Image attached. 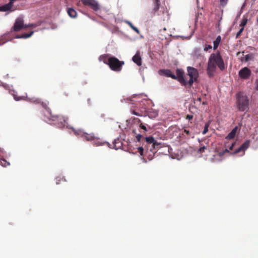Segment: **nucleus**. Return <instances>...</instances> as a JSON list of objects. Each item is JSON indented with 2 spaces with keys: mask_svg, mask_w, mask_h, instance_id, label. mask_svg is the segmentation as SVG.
I'll use <instances>...</instances> for the list:
<instances>
[{
  "mask_svg": "<svg viewBox=\"0 0 258 258\" xmlns=\"http://www.w3.org/2000/svg\"><path fill=\"white\" fill-rule=\"evenodd\" d=\"M217 68H218L221 71L225 69L223 59L219 51H217L216 53H212L209 58L207 74L209 78H212L214 76Z\"/></svg>",
  "mask_w": 258,
  "mask_h": 258,
  "instance_id": "nucleus-1",
  "label": "nucleus"
},
{
  "mask_svg": "<svg viewBox=\"0 0 258 258\" xmlns=\"http://www.w3.org/2000/svg\"><path fill=\"white\" fill-rule=\"evenodd\" d=\"M249 99L248 97L243 93L238 92L236 94L235 107L240 112H247L249 107Z\"/></svg>",
  "mask_w": 258,
  "mask_h": 258,
  "instance_id": "nucleus-2",
  "label": "nucleus"
},
{
  "mask_svg": "<svg viewBox=\"0 0 258 258\" xmlns=\"http://www.w3.org/2000/svg\"><path fill=\"white\" fill-rule=\"evenodd\" d=\"M159 72L161 75H164L167 77H170L172 79L177 80L183 86H185L186 84V79L185 78L184 72L181 69H177L176 70V76L174 75L170 70H160Z\"/></svg>",
  "mask_w": 258,
  "mask_h": 258,
  "instance_id": "nucleus-3",
  "label": "nucleus"
},
{
  "mask_svg": "<svg viewBox=\"0 0 258 258\" xmlns=\"http://www.w3.org/2000/svg\"><path fill=\"white\" fill-rule=\"evenodd\" d=\"M124 64L123 61H120L114 56L109 57L107 62V65L110 69L114 72H120L122 68V66Z\"/></svg>",
  "mask_w": 258,
  "mask_h": 258,
  "instance_id": "nucleus-4",
  "label": "nucleus"
},
{
  "mask_svg": "<svg viewBox=\"0 0 258 258\" xmlns=\"http://www.w3.org/2000/svg\"><path fill=\"white\" fill-rule=\"evenodd\" d=\"M187 75L190 77L188 81L186 80L185 86L188 85L189 87L192 86L194 82L197 81L199 77V72L198 70L194 67H188L187 68Z\"/></svg>",
  "mask_w": 258,
  "mask_h": 258,
  "instance_id": "nucleus-5",
  "label": "nucleus"
},
{
  "mask_svg": "<svg viewBox=\"0 0 258 258\" xmlns=\"http://www.w3.org/2000/svg\"><path fill=\"white\" fill-rule=\"evenodd\" d=\"M74 133L76 135H81L82 137H84L87 141H96L95 144L97 146H100L103 144L99 141V138L94 134H87L82 132V131H74Z\"/></svg>",
  "mask_w": 258,
  "mask_h": 258,
  "instance_id": "nucleus-6",
  "label": "nucleus"
},
{
  "mask_svg": "<svg viewBox=\"0 0 258 258\" xmlns=\"http://www.w3.org/2000/svg\"><path fill=\"white\" fill-rule=\"evenodd\" d=\"M133 107L136 108L135 109H131V112L133 114L141 116L145 115L147 113V107L144 101L139 103V104H136L135 105L133 106Z\"/></svg>",
  "mask_w": 258,
  "mask_h": 258,
  "instance_id": "nucleus-7",
  "label": "nucleus"
},
{
  "mask_svg": "<svg viewBox=\"0 0 258 258\" xmlns=\"http://www.w3.org/2000/svg\"><path fill=\"white\" fill-rule=\"evenodd\" d=\"M67 118L63 116L52 114L48 119L54 121L56 125L59 127L64 126L67 120Z\"/></svg>",
  "mask_w": 258,
  "mask_h": 258,
  "instance_id": "nucleus-8",
  "label": "nucleus"
},
{
  "mask_svg": "<svg viewBox=\"0 0 258 258\" xmlns=\"http://www.w3.org/2000/svg\"><path fill=\"white\" fill-rule=\"evenodd\" d=\"M31 26V25H24L23 19L22 18L19 17L16 20L14 25L13 28H12V30L14 31L18 32L23 28H26Z\"/></svg>",
  "mask_w": 258,
  "mask_h": 258,
  "instance_id": "nucleus-9",
  "label": "nucleus"
},
{
  "mask_svg": "<svg viewBox=\"0 0 258 258\" xmlns=\"http://www.w3.org/2000/svg\"><path fill=\"white\" fill-rule=\"evenodd\" d=\"M145 141L147 143L152 144V148L150 149V151L153 153H156V150L161 147V143L155 141L152 136L146 137Z\"/></svg>",
  "mask_w": 258,
  "mask_h": 258,
  "instance_id": "nucleus-10",
  "label": "nucleus"
},
{
  "mask_svg": "<svg viewBox=\"0 0 258 258\" xmlns=\"http://www.w3.org/2000/svg\"><path fill=\"white\" fill-rule=\"evenodd\" d=\"M86 6H89L93 10L96 11L100 9L98 3L95 0H80Z\"/></svg>",
  "mask_w": 258,
  "mask_h": 258,
  "instance_id": "nucleus-11",
  "label": "nucleus"
},
{
  "mask_svg": "<svg viewBox=\"0 0 258 258\" xmlns=\"http://www.w3.org/2000/svg\"><path fill=\"white\" fill-rule=\"evenodd\" d=\"M251 74L250 70L247 68L244 67L241 69L238 72L239 76L242 79H247L249 78Z\"/></svg>",
  "mask_w": 258,
  "mask_h": 258,
  "instance_id": "nucleus-12",
  "label": "nucleus"
},
{
  "mask_svg": "<svg viewBox=\"0 0 258 258\" xmlns=\"http://www.w3.org/2000/svg\"><path fill=\"white\" fill-rule=\"evenodd\" d=\"M250 144V141L249 140H246L245 141L244 143H243L240 147H239L238 149H237L234 152V154H237L241 151H243V152H245V151L248 148Z\"/></svg>",
  "mask_w": 258,
  "mask_h": 258,
  "instance_id": "nucleus-13",
  "label": "nucleus"
},
{
  "mask_svg": "<svg viewBox=\"0 0 258 258\" xmlns=\"http://www.w3.org/2000/svg\"><path fill=\"white\" fill-rule=\"evenodd\" d=\"M48 103H49L48 101L42 102L41 103L42 107L46 109L47 114H46L45 115L46 116L48 119L53 114L52 113L51 109L48 106Z\"/></svg>",
  "mask_w": 258,
  "mask_h": 258,
  "instance_id": "nucleus-14",
  "label": "nucleus"
},
{
  "mask_svg": "<svg viewBox=\"0 0 258 258\" xmlns=\"http://www.w3.org/2000/svg\"><path fill=\"white\" fill-rule=\"evenodd\" d=\"M133 61L138 66L142 65V59L140 53L137 52L136 54L133 57Z\"/></svg>",
  "mask_w": 258,
  "mask_h": 258,
  "instance_id": "nucleus-15",
  "label": "nucleus"
},
{
  "mask_svg": "<svg viewBox=\"0 0 258 258\" xmlns=\"http://www.w3.org/2000/svg\"><path fill=\"white\" fill-rule=\"evenodd\" d=\"M112 148L117 150L121 147L122 143L119 139H117L114 140L112 144Z\"/></svg>",
  "mask_w": 258,
  "mask_h": 258,
  "instance_id": "nucleus-16",
  "label": "nucleus"
},
{
  "mask_svg": "<svg viewBox=\"0 0 258 258\" xmlns=\"http://www.w3.org/2000/svg\"><path fill=\"white\" fill-rule=\"evenodd\" d=\"M237 132V127H234L227 136L226 139L231 140L233 139L236 135Z\"/></svg>",
  "mask_w": 258,
  "mask_h": 258,
  "instance_id": "nucleus-17",
  "label": "nucleus"
},
{
  "mask_svg": "<svg viewBox=\"0 0 258 258\" xmlns=\"http://www.w3.org/2000/svg\"><path fill=\"white\" fill-rule=\"evenodd\" d=\"M67 13L69 16L73 18H75L77 17V12L73 8H69L68 9Z\"/></svg>",
  "mask_w": 258,
  "mask_h": 258,
  "instance_id": "nucleus-18",
  "label": "nucleus"
},
{
  "mask_svg": "<svg viewBox=\"0 0 258 258\" xmlns=\"http://www.w3.org/2000/svg\"><path fill=\"white\" fill-rule=\"evenodd\" d=\"M221 41V36H218L217 37V38H216V39L213 42V44H214L213 49L214 50H216L218 48Z\"/></svg>",
  "mask_w": 258,
  "mask_h": 258,
  "instance_id": "nucleus-19",
  "label": "nucleus"
},
{
  "mask_svg": "<svg viewBox=\"0 0 258 258\" xmlns=\"http://www.w3.org/2000/svg\"><path fill=\"white\" fill-rule=\"evenodd\" d=\"M34 33V31H31L30 33H24L22 35H18L17 36L16 38H27L31 36Z\"/></svg>",
  "mask_w": 258,
  "mask_h": 258,
  "instance_id": "nucleus-20",
  "label": "nucleus"
},
{
  "mask_svg": "<svg viewBox=\"0 0 258 258\" xmlns=\"http://www.w3.org/2000/svg\"><path fill=\"white\" fill-rule=\"evenodd\" d=\"M109 55L108 54H103L101 55L99 57V60L100 61H103L104 63L107 64L108 61L109 60Z\"/></svg>",
  "mask_w": 258,
  "mask_h": 258,
  "instance_id": "nucleus-21",
  "label": "nucleus"
},
{
  "mask_svg": "<svg viewBox=\"0 0 258 258\" xmlns=\"http://www.w3.org/2000/svg\"><path fill=\"white\" fill-rule=\"evenodd\" d=\"M253 58V54H248L245 56L244 58L241 59L242 61L244 60L245 61H248V60L252 59Z\"/></svg>",
  "mask_w": 258,
  "mask_h": 258,
  "instance_id": "nucleus-22",
  "label": "nucleus"
},
{
  "mask_svg": "<svg viewBox=\"0 0 258 258\" xmlns=\"http://www.w3.org/2000/svg\"><path fill=\"white\" fill-rule=\"evenodd\" d=\"M0 164L3 167H7L10 165V163L5 159H2L0 160Z\"/></svg>",
  "mask_w": 258,
  "mask_h": 258,
  "instance_id": "nucleus-23",
  "label": "nucleus"
},
{
  "mask_svg": "<svg viewBox=\"0 0 258 258\" xmlns=\"http://www.w3.org/2000/svg\"><path fill=\"white\" fill-rule=\"evenodd\" d=\"M66 181V179L64 177L58 176L56 178V183L58 184L61 181Z\"/></svg>",
  "mask_w": 258,
  "mask_h": 258,
  "instance_id": "nucleus-24",
  "label": "nucleus"
},
{
  "mask_svg": "<svg viewBox=\"0 0 258 258\" xmlns=\"http://www.w3.org/2000/svg\"><path fill=\"white\" fill-rule=\"evenodd\" d=\"M160 2H157L156 3H154V8L153 9V10L155 12H157L159 10V7H160Z\"/></svg>",
  "mask_w": 258,
  "mask_h": 258,
  "instance_id": "nucleus-25",
  "label": "nucleus"
},
{
  "mask_svg": "<svg viewBox=\"0 0 258 258\" xmlns=\"http://www.w3.org/2000/svg\"><path fill=\"white\" fill-rule=\"evenodd\" d=\"M209 126V123H206L205 124L204 129V130H203V131L202 132V134L203 135H205L208 132Z\"/></svg>",
  "mask_w": 258,
  "mask_h": 258,
  "instance_id": "nucleus-26",
  "label": "nucleus"
},
{
  "mask_svg": "<svg viewBox=\"0 0 258 258\" xmlns=\"http://www.w3.org/2000/svg\"><path fill=\"white\" fill-rule=\"evenodd\" d=\"M247 22V20L246 19H243L240 26L241 27V28L244 27V26L246 25Z\"/></svg>",
  "mask_w": 258,
  "mask_h": 258,
  "instance_id": "nucleus-27",
  "label": "nucleus"
},
{
  "mask_svg": "<svg viewBox=\"0 0 258 258\" xmlns=\"http://www.w3.org/2000/svg\"><path fill=\"white\" fill-rule=\"evenodd\" d=\"M228 2V0H220V4L222 7H224L227 4Z\"/></svg>",
  "mask_w": 258,
  "mask_h": 258,
  "instance_id": "nucleus-28",
  "label": "nucleus"
},
{
  "mask_svg": "<svg viewBox=\"0 0 258 258\" xmlns=\"http://www.w3.org/2000/svg\"><path fill=\"white\" fill-rule=\"evenodd\" d=\"M243 30H244L243 28H241L240 29L239 31L236 34V38H238V37H239V36L241 35L242 32H243Z\"/></svg>",
  "mask_w": 258,
  "mask_h": 258,
  "instance_id": "nucleus-29",
  "label": "nucleus"
},
{
  "mask_svg": "<svg viewBox=\"0 0 258 258\" xmlns=\"http://www.w3.org/2000/svg\"><path fill=\"white\" fill-rule=\"evenodd\" d=\"M138 150L140 155L143 156L144 154V149L142 147H140L138 148Z\"/></svg>",
  "mask_w": 258,
  "mask_h": 258,
  "instance_id": "nucleus-30",
  "label": "nucleus"
},
{
  "mask_svg": "<svg viewBox=\"0 0 258 258\" xmlns=\"http://www.w3.org/2000/svg\"><path fill=\"white\" fill-rule=\"evenodd\" d=\"M212 48V47L211 45H206L205 46V47H204V51H208L209 49H211Z\"/></svg>",
  "mask_w": 258,
  "mask_h": 258,
  "instance_id": "nucleus-31",
  "label": "nucleus"
},
{
  "mask_svg": "<svg viewBox=\"0 0 258 258\" xmlns=\"http://www.w3.org/2000/svg\"><path fill=\"white\" fill-rule=\"evenodd\" d=\"M140 127L143 130H144V132H147V127L146 126L144 125L142 123H141L140 124V125H139Z\"/></svg>",
  "mask_w": 258,
  "mask_h": 258,
  "instance_id": "nucleus-32",
  "label": "nucleus"
},
{
  "mask_svg": "<svg viewBox=\"0 0 258 258\" xmlns=\"http://www.w3.org/2000/svg\"><path fill=\"white\" fill-rule=\"evenodd\" d=\"M132 29L134 30L135 32H136L138 34H139L140 33V31L135 26H133Z\"/></svg>",
  "mask_w": 258,
  "mask_h": 258,
  "instance_id": "nucleus-33",
  "label": "nucleus"
},
{
  "mask_svg": "<svg viewBox=\"0 0 258 258\" xmlns=\"http://www.w3.org/2000/svg\"><path fill=\"white\" fill-rule=\"evenodd\" d=\"M132 29L134 30L135 32H136L138 34H139L140 33V31L135 26H133Z\"/></svg>",
  "mask_w": 258,
  "mask_h": 258,
  "instance_id": "nucleus-34",
  "label": "nucleus"
},
{
  "mask_svg": "<svg viewBox=\"0 0 258 258\" xmlns=\"http://www.w3.org/2000/svg\"><path fill=\"white\" fill-rule=\"evenodd\" d=\"M132 29L134 30L135 32H136L138 34H139L140 33V31L135 26H133Z\"/></svg>",
  "mask_w": 258,
  "mask_h": 258,
  "instance_id": "nucleus-35",
  "label": "nucleus"
},
{
  "mask_svg": "<svg viewBox=\"0 0 258 258\" xmlns=\"http://www.w3.org/2000/svg\"><path fill=\"white\" fill-rule=\"evenodd\" d=\"M142 136L141 135L138 134L136 136V139L138 142L141 141V139L142 138Z\"/></svg>",
  "mask_w": 258,
  "mask_h": 258,
  "instance_id": "nucleus-36",
  "label": "nucleus"
},
{
  "mask_svg": "<svg viewBox=\"0 0 258 258\" xmlns=\"http://www.w3.org/2000/svg\"><path fill=\"white\" fill-rule=\"evenodd\" d=\"M193 118V115H189V114H187L186 115V118L189 120L192 119Z\"/></svg>",
  "mask_w": 258,
  "mask_h": 258,
  "instance_id": "nucleus-37",
  "label": "nucleus"
},
{
  "mask_svg": "<svg viewBox=\"0 0 258 258\" xmlns=\"http://www.w3.org/2000/svg\"><path fill=\"white\" fill-rule=\"evenodd\" d=\"M205 149H206V147L205 146H203L200 148L199 151L200 153H203L205 151Z\"/></svg>",
  "mask_w": 258,
  "mask_h": 258,
  "instance_id": "nucleus-38",
  "label": "nucleus"
},
{
  "mask_svg": "<svg viewBox=\"0 0 258 258\" xmlns=\"http://www.w3.org/2000/svg\"><path fill=\"white\" fill-rule=\"evenodd\" d=\"M255 89L258 91V80H256L255 81Z\"/></svg>",
  "mask_w": 258,
  "mask_h": 258,
  "instance_id": "nucleus-39",
  "label": "nucleus"
},
{
  "mask_svg": "<svg viewBox=\"0 0 258 258\" xmlns=\"http://www.w3.org/2000/svg\"><path fill=\"white\" fill-rule=\"evenodd\" d=\"M235 144V142L231 144V146L229 147V150H233V147H234Z\"/></svg>",
  "mask_w": 258,
  "mask_h": 258,
  "instance_id": "nucleus-40",
  "label": "nucleus"
},
{
  "mask_svg": "<svg viewBox=\"0 0 258 258\" xmlns=\"http://www.w3.org/2000/svg\"><path fill=\"white\" fill-rule=\"evenodd\" d=\"M223 151L224 152V154L226 153H228L230 154H234L233 153L230 152L229 150L227 149L224 150H223Z\"/></svg>",
  "mask_w": 258,
  "mask_h": 258,
  "instance_id": "nucleus-41",
  "label": "nucleus"
},
{
  "mask_svg": "<svg viewBox=\"0 0 258 258\" xmlns=\"http://www.w3.org/2000/svg\"><path fill=\"white\" fill-rule=\"evenodd\" d=\"M126 23L127 24L130 26V27L131 28L134 26L133 24L131 22H130V21H126Z\"/></svg>",
  "mask_w": 258,
  "mask_h": 258,
  "instance_id": "nucleus-42",
  "label": "nucleus"
},
{
  "mask_svg": "<svg viewBox=\"0 0 258 258\" xmlns=\"http://www.w3.org/2000/svg\"><path fill=\"white\" fill-rule=\"evenodd\" d=\"M224 155V153L223 151L220 152L218 153V155L220 157H222Z\"/></svg>",
  "mask_w": 258,
  "mask_h": 258,
  "instance_id": "nucleus-43",
  "label": "nucleus"
},
{
  "mask_svg": "<svg viewBox=\"0 0 258 258\" xmlns=\"http://www.w3.org/2000/svg\"><path fill=\"white\" fill-rule=\"evenodd\" d=\"M184 132L187 135H190V132L188 130H184Z\"/></svg>",
  "mask_w": 258,
  "mask_h": 258,
  "instance_id": "nucleus-44",
  "label": "nucleus"
},
{
  "mask_svg": "<svg viewBox=\"0 0 258 258\" xmlns=\"http://www.w3.org/2000/svg\"><path fill=\"white\" fill-rule=\"evenodd\" d=\"M63 96H65V97H68L69 96V93L67 92H64L62 94Z\"/></svg>",
  "mask_w": 258,
  "mask_h": 258,
  "instance_id": "nucleus-45",
  "label": "nucleus"
},
{
  "mask_svg": "<svg viewBox=\"0 0 258 258\" xmlns=\"http://www.w3.org/2000/svg\"><path fill=\"white\" fill-rule=\"evenodd\" d=\"M197 100L200 102L201 101V98L199 97L197 99Z\"/></svg>",
  "mask_w": 258,
  "mask_h": 258,
  "instance_id": "nucleus-46",
  "label": "nucleus"
},
{
  "mask_svg": "<svg viewBox=\"0 0 258 258\" xmlns=\"http://www.w3.org/2000/svg\"><path fill=\"white\" fill-rule=\"evenodd\" d=\"M36 101H37L38 103H40V102H40V100L39 99H37V100H36Z\"/></svg>",
  "mask_w": 258,
  "mask_h": 258,
  "instance_id": "nucleus-47",
  "label": "nucleus"
},
{
  "mask_svg": "<svg viewBox=\"0 0 258 258\" xmlns=\"http://www.w3.org/2000/svg\"><path fill=\"white\" fill-rule=\"evenodd\" d=\"M154 1H155V3H156V2H160V1H159V0H154Z\"/></svg>",
  "mask_w": 258,
  "mask_h": 258,
  "instance_id": "nucleus-48",
  "label": "nucleus"
},
{
  "mask_svg": "<svg viewBox=\"0 0 258 258\" xmlns=\"http://www.w3.org/2000/svg\"><path fill=\"white\" fill-rule=\"evenodd\" d=\"M256 21H257V23H258V16H257V19H256Z\"/></svg>",
  "mask_w": 258,
  "mask_h": 258,
  "instance_id": "nucleus-49",
  "label": "nucleus"
},
{
  "mask_svg": "<svg viewBox=\"0 0 258 258\" xmlns=\"http://www.w3.org/2000/svg\"><path fill=\"white\" fill-rule=\"evenodd\" d=\"M138 119V121L139 122H141V120L139 119Z\"/></svg>",
  "mask_w": 258,
  "mask_h": 258,
  "instance_id": "nucleus-50",
  "label": "nucleus"
},
{
  "mask_svg": "<svg viewBox=\"0 0 258 258\" xmlns=\"http://www.w3.org/2000/svg\"><path fill=\"white\" fill-rule=\"evenodd\" d=\"M257 72H258V68H257Z\"/></svg>",
  "mask_w": 258,
  "mask_h": 258,
  "instance_id": "nucleus-51",
  "label": "nucleus"
}]
</instances>
